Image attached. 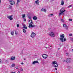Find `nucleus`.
Instances as JSON below:
<instances>
[{
    "instance_id": "1",
    "label": "nucleus",
    "mask_w": 73,
    "mask_h": 73,
    "mask_svg": "<svg viewBox=\"0 0 73 73\" xmlns=\"http://www.w3.org/2000/svg\"><path fill=\"white\" fill-rule=\"evenodd\" d=\"M52 64L54 68H56V67H57V66H58V64H57V63L55 61L52 62Z\"/></svg>"
},
{
    "instance_id": "2",
    "label": "nucleus",
    "mask_w": 73,
    "mask_h": 73,
    "mask_svg": "<svg viewBox=\"0 0 73 73\" xmlns=\"http://www.w3.org/2000/svg\"><path fill=\"white\" fill-rule=\"evenodd\" d=\"M49 36H51L52 37H54L55 36V35H54V33L52 32H50L49 33Z\"/></svg>"
},
{
    "instance_id": "3",
    "label": "nucleus",
    "mask_w": 73,
    "mask_h": 73,
    "mask_svg": "<svg viewBox=\"0 0 73 73\" xmlns=\"http://www.w3.org/2000/svg\"><path fill=\"white\" fill-rule=\"evenodd\" d=\"M9 1L10 3V4L11 5H13V4H15V1L13 0H9Z\"/></svg>"
},
{
    "instance_id": "4",
    "label": "nucleus",
    "mask_w": 73,
    "mask_h": 73,
    "mask_svg": "<svg viewBox=\"0 0 73 73\" xmlns=\"http://www.w3.org/2000/svg\"><path fill=\"white\" fill-rule=\"evenodd\" d=\"M13 16V15H12L11 16H7V17L9 19H10V20H13V18H12Z\"/></svg>"
},
{
    "instance_id": "5",
    "label": "nucleus",
    "mask_w": 73,
    "mask_h": 73,
    "mask_svg": "<svg viewBox=\"0 0 73 73\" xmlns=\"http://www.w3.org/2000/svg\"><path fill=\"white\" fill-rule=\"evenodd\" d=\"M36 34L35 33L32 32L31 35V37L32 38H34V37H35L36 36Z\"/></svg>"
},
{
    "instance_id": "6",
    "label": "nucleus",
    "mask_w": 73,
    "mask_h": 73,
    "mask_svg": "<svg viewBox=\"0 0 73 73\" xmlns=\"http://www.w3.org/2000/svg\"><path fill=\"white\" fill-rule=\"evenodd\" d=\"M60 39L62 42H64V41H66V38L65 37L60 38Z\"/></svg>"
},
{
    "instance_id": "7",
    "label": "nucleus",
    "mask_w": 73,
    "mask_h": 73,
    "mask_svg": "<svg viewBox=\"0 0 73 73\" xmlns=\"http://www.w3.org/2000/svg\"><path fill=\"white\" fill-rule=\"evenodd\" d=\"M71 58H68L67 59L66 62L67 63H70L71 62Z\"/></svg>"
},
{
    "instance_id": "8",
    "label": "nucleus",
    "mask_w": 73,
    "mask_h": 73,
    "mask_svg": "<svg viewBox=\"0 0 73 73\" xmlns=\"http://www.w3.org/2000/svg\"><path fill=\"white\" fill-rule=\"evenodd\" d=\"M42 57L44 59H46L48 57V55L46 54H44L42 55Z\"/></svg>"
},
{
    "instance_id": "9",
    "label": "nucleus",
    "mask_w": 73,
    "mask_h": 73,
    "mask_svg": "<svg viewBox=\"0 0 73 73\" xmlns=\"http://www.w3.org/2000/svg\"><path fill=\"white\" fill-rule=\"evenodd\" d=\"M29 28H33L35 27V25H32V24L30 25V23H29Z\"/></svg>"
},
{
    "instance_id": "10",
    "label": "nucleus",
    "mask_w": 73,
    "mask_h": 73,
    "mask_svg": "<svg viewBox=\"0 0 73 73\" xmlns=\"http://www.w3.org/2000/svg\"><path fill=\"white\" fill-rule=\"evenodd\" d=\"M20 1H21V0H17V3L16 4V6H17V7H18V6L19 5V3H20Z\"/></svg>"
},
{
    "instance_id": "11",
    "label": "nucleus",
    "mask_w": 73,
    "mask_h": 73,
    "mask_svg": "<svg viewBox=\"0 0 73 73\" xmlns=\"http://www.w3.org/2000/svg\"><path fill=\"white\" fill-rule=\"evenodd\" d=\"M37 63L39 64V63L38 62V61H35L33 62L32 64L33 65H35V64H36Z\"/></svg>"
},
{
    "instance_id": "12",
    "label": "nucleus",
    "mask_w": 73,
    "mask_h": 73,
    "mask_svg": "<svg viewBox=\"0 0 73 73\" xmlns=\"http://www.w3.org/2000/svg\"><path fill=\"white\" fill-rule=\"evenodd\" d=\"M65 11H66V10H63V8H62L60 11V12H61L62 13H63V12H64Z\"/></svg>"
},
{
    "instance_id": "13",
    "label": "nucleus",
    "mask_w": 73,
    "mask_h": 73,
    "mask_svg": "<svg viewBox=\"0 0 73 73\" xmlns=\"http://www.w3.org/2000/svg\"><path fill=\"white\" fill-rule=\"evenodd\" d=\"M11 60L13 61V60H15V57L12 56L10 59Z\"/></svg>"
},
{
    "instance_id": "14",
    "label": "nucleus",
    "mask_w": 73,
    "mask_h": 73,
    "mask_svg": "<svg viewBox=\"0 0 73 73\" xmlns=\"http://www.w3.org/2000/svg\"><path fill=\"white\" fill-rule=\"evenodd\" d=\"M39 2L40 1H39L38 0H37L35 1V3L36 4H37V5H39Z\"/></svg>"
},
{
    "instance_id": "15",
    "label": "nucleus",
    "mask_w": 73,
    "mask_h": 73,
    "mask_svg": "<svg viewBox=\"0 0 73 73\" xmlns=\"http://www.w3.org/2000/svg\"><path fill=\"white\" fill-rule=\"evenodd\" d=\"M30 23V25L31 24H33V22H32V20H30L29 21V23Z\"/></svg>"
},
{
    "instance_id": "16",
    "label": "nucleus",
    "mask_w": 73,
    "mask_h": 73,
    "mask_svg": "<svg viewBox=\"0 0 73 73\" xmlns=\"http://www.w3.org/2000/svg\"><path fill=\"white\" fill-rule=\"evenodd\" d=\"M23 28H24V29H27V26L23 24Z\"/></svg>"
},
{
    "instance_id": "17",
    "label": "nucleus",
    "mask_w": 73,
    "mask_h": 73,
    "mask_svg": "<svg viewBox=\"0 0 73 73\" xmlns=\"http://www.w3.org/2000/svg\"><path fill=\"white\" fill-rule=\"evenodd\" d=\"M41 11H42L43 12H46V9H44L43 8H42L41 9Z\"/></svg>"
},
{
    "instance_id": "18",
    "label": "nucleus",
    "mask_w": 73,
    "mask_h": 73,
    "mask_svg": "<svg viewBox=\"0 0 73 73\" xmlns=\"http://www.w3.org/2000/svg\"><path fill=\"white\" fill-rule=\"evenodd\" d=\"M64 0H62L61 5H64Z\"/></svg>"
},
{
    "instance_id": "19",
    "label": "nucleus",
    "mask_w": 73,
    "mask_h": 73,
    "mask_svg": "<svg viewBox=\"0 0 73 73\" xmlns=\"http://www.w3.org/2000/svg\"><path fill=\"white\" fill-rule=\"evenodd\" d=\"M33 19L34 20H36L37 19V17L36 16H35L33 17Z\"/></svg>"
},
{
    "instance_id": "20",
    "label": "nucleus",
    "mask_w": 73,
    "mask_h": 73,
    "mask_svg": "<svg viewBox=\"0 0 73 73\" xmlns=\"http://www.w3.org/2000/svg\"><path fill=\"white\" fill-rule=\"evenodd\" d=\"M60 36L62 38H64V37H65L64 35V34H62V35H61Z\"/></svg>"
},
{
    "instance_id": "21",
    "label": "nucleus",
    "mask_w": 73,
    "mask_h": 73,
    "mask_svg": "<svg viewBox=\"0 0 73 73\" xmlns=\"http://www.w3.org/2000/svg\"><path fill=\"white\" fill-rule=\"evenodd\" d=\"M53 15V14H50L48 15L49 17H51V16Z\"/></svg>"
},
{
    "instance_id": "22",
    "label": "nucleus",
    "mask_w": 73,
    "mask_h": 73,
    "mask_svg": "<svg viewBox=\"0 0 73 73\" xmlns=\"http://www.w3.org/2000/svg\"><path fill=\"white\" fill-rule=\"evenodd\" d=\"M15 64H12L11 65V67H14L15 66Z\"/></svg>"
},
{
    "instance_id": "23",
    "label": "nucleus",
    "mask_w": 73,
    "mask_h": 73,
    "mask_svg": "<svg viewBox=\"0 0 73 73\" xmlns=\"http://www.w3.org/2000/svg\"><path fill=\"white\" fill-rule=\"evenodd\" d=\"M14 33V32H13V31H12L11 32V35H12V36H13Z\"/></svg>"
},
{
    "instance_id": "24",
    "label": "nucleus",
    "mask_w": 73,
    "mask_h": 73,
    "mask_svg": "<svg viewBox=\"0 0 73 73\" xmlns=\"http://www.w3.org/2000/svg\"><path fill=\"white\" fill-rule=\"evenodd\" d=\"M63 26L65 28V27H66V24H64L63 25Z\"/></svg>"
},
{
    "instance_id": "25",
    "label": "nucleus",
    "mask_w": 73,
    "mask_h": 73,
    "mask_svg": "<svg viewBox=\"0 0 73 73\" xmlns=\"http://www.w3.org/2000/svg\"><path fill=\"white\" fill-rule=\"evenodd\" d=\"M22 16H23V18H24V17H25V14L22 15Z\"/></svg>"
},
{
    "instance_id": "26",
    "label": "nucleus",
    "mask_w": 73,
    "mask_h": 73,
    "mask_svg": "<svg viewBox=\"0 0 73 73\" xmlns=\"http://www.w3.org/2000/svg\"><path fill=\"white\" fill-rule=\"evenodd\" d=\"M62 22V23H64V19H60Z\"/></svg>"
},
{
    "instance_id": "27",
    "label": "nucleus",
    "mask_w": 73,
    "mask_h": 73,
    "mask_svg": "<svg viewBox=\"0 0 73 73\" xmlns=\"http://www.w3.org/2000/svg\"><path fill=\"white\" fill-rule=\"evenodd\" d=\"M65 28V29H66V30H68V27L66 26V27Z\"/></svg>"
},
{
    "instance_id": "28",
    "label": "nucleus",
    "mask_w": 73,
    "mask_h": 73,
    "mask_svg": "<svg viewBox=\"0 0 73 73\" xmlns=\"http://www.w3.org/2000/svg\"><path fill=\"white\" fill-rule=\"evenodd\" d=\"M23 31L24 33H25V32H26V31L25 30V29H23Z\"/></svg>"
},
{
    "instance_id": "29",
    "label": "nucleus",
    "mask_w": 73,
    "mask_h": 73,
    "mask_svg": "<svg viewBox=\"0 0 73 73\" xmlns=\"http://www.w3.org/2000/svg\"><path fill=\"white\" fill-rule=\"evenodd\" d=\"M68 69H71V67L68 66Z\"/></svg>"
},
{
    "instance_id": "30",
    "label": "nucleus",
    "mask_w": 73,
    "mask_h": 73,
    "mask_svg": "<svg viewBox=\"0 0 73 73\" xmlns=\"http://www.w3.org/2000/svg\"><path fill=\"white\" fill-rule=\"evenodd\" d=\"M9 8L10 9H12V6L9 5Z\"/></svg>"
},
{
    "instance_id": "31",
    "label": "nucleus",
    "mask_w": 73,
    "mask_h": 73,
    "mask_svg": "<svg viewBox=\"0 0 73 73\" xmlns=\"http://www.w3.org/2000/svg\"><path fill=\"white\" fill-rule=\"evenodd\" d=\"M68 54H69L68 53H66V56H68Z\"/></svg>"
},
{
    "instance_id": "32",
    "label": "nucleus",
    "mask_w": 73,
    "mask_h": 73,
    "mask_svg": "<svg viewBox=\"0 0 73 73\" xmlns=\"http://www.w3.org/2000/svg\"><path fill=\"white\" fill-rule=\"evenodd\" d=\"M69 36H72V34H69Z\"/></svg>"
},
{
    "instance_id": "33",
    "label": "nucleus",
    "mask_w": 73,
    "mask_h": 73,
    "mask_svg": "<svg viewBox=\"0 0 73 73\" xmlns=\"http://www.w3.org/2000/svg\"><path fill=\"white\" fill-rule=\"evenodd\" d=\"M19 26H20V25H19V24H17V27H19Z\"/></svg>"
},
{
    "instance_id": "34",
    "label": "nucleus",
    "mask_w": 73,
    "mask_h": 73,
    "mask_svg": "<svg viewBox=\"0 0 73 73\" xmlns=\"http://www.w3.org/2000/svg\"><path fill=\"white\" fill-rule=\"evenodd\" d=\"M63 62H65L66 61V60H62Z\"/></svg>"
},
{
    "instance_id": "35",
    "label": "nucleus",
    "mask_w": 73,
    "mask_h": 73,
    "mask_svg": "<svg viewBox=\"0 0 73 73\" xmlns=\"http://www.w3.org/2000/svg\"><path fill=\"white\" fill-rule=\"evenodd\" d=\"M21 71H23V69L21 68Z\"/></svg>"
},
{
    "instance_id": "36",
    "label": "nucleus",
    "mask_w": 73,
    "mask_h": 73,
    "mask_svg": "<svg viewBox=\"0 0 73 73\" xmlns=\"http://www.w3.org/2000/svg\"><path fill=\"white\" fill-rule=\"evenodd\" d=\"M15 35H17V32H16V31H15Z\"/></svg>"
},
{
    "instance_id": "37",
    "label": "nucleus",
    "mask_w": 73,
    "mask_h": 73,
    "mask_svg": "<svg viewBox=\"0 0 73 73\" xmlns=\"http://www.w3.org/2000/svg\"><path fill=\"white\" fill-rule=\"evenodd\" d=\"M62 13L61 12V13H59V15H61Z\"/></svg>"
},
{
    "instance_id": "38",
    "label": "nucleus",
    "mask_w": 73,
    "mask_h": 73,
    "mask_svg": "<svg viewBox=\"0 0 73 73\" xmlns=\"http://www.w3.org/2000/svg\"><path fill=\"white\" fill-rule=\"evenodd\" d=\"M5 61L6 63H7V62H8V60H6Z\"/></svg>"
},
{
    "instance_id": "39",
    "label": "nucleus",
    "mask_w": 73,
    "mask_h": 73,
    "mask_svg": "<svg viewBox=\"0 0 73 73\" xmlns=\"http://www.w3.org/2000/svg\"><path fill=\"white\" fill-rule=\"evenodd\" d=\"M69 21H72V19H69Z\"/></svg>"
},
{
    "instance_id": "40",
    "label": "nucleus",
    "mask_w": 73,
    "mask_h": 73,
    "mask_svg": "<svg viewBox=\"0 0 73 73\" xmlns=\"http://www.w3.org/2000/svg\"><path fill=\"white\" fill-rule=\"evenodd\" d=\"M72 7V5L69 6L68 7V8H70V7Z\"/></svg>"
},
{
    "instance_id": "41",
    "label": "nucleus",
    "mask_w": 73,
    "mask_h": 73,
    "mask_svg": "<svg viewBox=\"0 0 73 73\" xmlns=\"http://www.w3.org/2000/svg\"><path fill=\"white\" fill-rule=\"evenodd\" d=\"M21 64L22 65H24V63L23 62H22L21 63Z\"/></svg>"
},
{
    "instance_id": "42",
    "label": "nucleus",
    "mask_w": 73,
    "mask_h": 73,
    "mask_svg": "<svg viewBox=\"0 0 73 73\" xmlns=\"http://www.w3.org/2000/svg\"><path fill=\"white\" fill-rule=\"evenodd\" d=\"M24 21H26V19H24Z\"/></svg>"
},
{
    "instance_id": "43",
    "label": "nucleus",
    "mask_w": 73,
    "mask_h": 73,
    "mask_svg": "<svg viewBox=\"0 0 73 73\" xmlns=\"http://www.w3.org/2000/svg\"><path fill=\"white\" fill-rule=\"evenodd\" d=\"M1 63V60L0 59V64Z\"/></svg>"
},
{
    "instance_id": "44",
    "label": "nucleus",
    "mask_w": 73,
    "mask_h": 73,
    "mask_svg": "<svg viewBox=\"0 0 73 73\" xmlns=\"http://www.w3.org/2000/svg\"><path fill=\"white\" fill-rule=\"evenodd\" d=\"M24 60H26L25 58H24Z\"/></svg>"
},
{
    "instance_id": "45",
    "label": "nucleus",
    "mask_w": 73,
    "mask_h": 73,
    "mask_svg": "<svg viewBox=\"0 0 73 73\" xmlns=\"http://www.w3.org/2000/svg\"><path fill=\"white\" fill-rule=\"evenodd\" d=\"M45 48H46H46H48V47H45Z\"/></svg>"
},
{
    "instance_id": "46",
    "label": "nucleus",
    "mask_w": 73,
    "mask_h": 73,
    "mask_svg": "<svg viewBox=\"0 0 73 73\" xmlns=\"http://www.w3.org/2000/svg\"><path fill=\"white\" fill-rule=\"evenodd\" d=\"M29 19H31V18L30 17H29Z\"/></svg>"
},
{
    "instance_id": "47",
    "label": "nucleus",
    "mask_w": 73,
    "mask_h": 73,
    "mask_svg": "<svg viewBox=\"0 0 73 73\" xmlns=\"http://www.w3.org/2000/svg\"><path fill=\"white\" fill-rule=\"evenodd\" d=\"M16 69H18V68H17V67H16Z\"/></svg>"
},
{
    "instance_id": "48",
    "label": "nucleus",
    "mask_w": 73,
    "mask_h": 73,
    "mask_svg": "<svg viewBox=\"0 0 73 73\" xmlns=\"http://www.w3.org/2000/svg\"><path fill=\"white\" fill-rule=\"evenodd\" d=\"M20 73V72L18 71V73Z\"/></svg>"
},
{
    "instance_id": "49",
    "label": "nucleus",
    "mask_w": 73,
    "mask_h": 73,
    "mask_svg": "<svg viewBox=\"0 0 73 73\" xmlns=\"http://www.w3.org/2000/svg\"><path fill=\"white\" fill-rule=\"evenodd\" d=\"M55 70H57V68H55Z\"/></svg>"
},
{
    "instance_id": "50",
    "label": "nucleus",
    "mask_w": 73,
    "mask_h": 73,
    "mask_svg": "<svg viewBox=\"0 0 73 73\" xmlns=\"http://www.w3.org/2000/svg\"><path fill=\"white\" fill-rule=\"evenodd\" d=\"M11 73H15V72H12Z\"/></svg>"
},
{
    "instance_id": "51",
    "label": "nucleus",
    "mask_w": 73,
    "mask_h": 73,
    "mask_svg": "<svg viewBox=\"0 0 73 73\" xmlns=\"http://www.w3.org/2000/svg\"><path fill=\"white\" fill-rule=\"evenodd\" d=\"M1 3V0H0V3Z\"/></svg>"
},
{
    "instance_id": "52",
    "label": "nucleus",
    "mask_w": 73,
    "mask_h": 73,
    "mask_svg": "<svg viewBox=\"0 0 73 73\" xmlns=\"http://www.w3.org/2000/svg\"><path fill=\"white\" fill-rule=\"evenodd\" d=\"M59 49H60V48H58V50H59Z\"/></svg>"
},
{
    "instance_id": "53",
    "label": "nucleus",
    "mask_w": 73,
    "mask_h": 73,
    "mask_svg": "<svg viewBox=\"0 0 73 73\" xmlns=\"http://www.w3.org/2000/svg\"><path fill=\"white\" fill-rule=\"evenodd\" d=\"M64 14V13H63V14Z\"/></svg>"
}]
</instances>
